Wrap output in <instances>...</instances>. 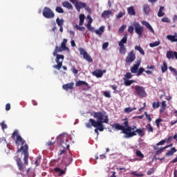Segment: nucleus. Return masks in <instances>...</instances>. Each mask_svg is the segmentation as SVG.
<instances>
[{
  "label": "nucleus",
  "mask_w": 177,
  "mask_h": 177,
  "mask_svg": "<svg viewBox=\"0 0 177 177\" xmlns=\"http://www.w3.org/2000/svg\"><path fill=\"white\" fill-rule=\"evenodd\" d=\"M95 34H97V35H102V32L100 31V28L95 30Z\"/></svg>",
  "instance_id": "nucleus-61"
},
{
  "label": "nucleus",
  "mask_w": 177,
  "mask_h": 177,
  "mask_svg": "<svg viewBox=\"0 0 177 177\" xmlns=\"http://www.w3.org/2000/svg\"><path fill=\"white\" fill-rule=\"evenodd\" d=\"M163 10H164V6L160 7L159 11L158 12V17H162L165 15V13L162 12Z\"/></svg>",
  "instance_id": "nucleus-31"
},
{
  "label": "nucleus",
  "mask_w": 177,
  "mask_h": 177,
  "mask_svg": "<svg viewBox=\"0 0 177 177\" xmlns=\"http://www.w3.org/2000/svg\"><path fill=\"white\" fill-rule=\"evenodd\" d=\"M21 151H23L24 156V163H23L21 161V158L17 156H15L14 160H15L17 162L19 171H20V172H24V169H26V165H28V145L26 144L24 146H21V148L17 151V153H20Z\"/></svg>",
  "instance_id": "nucleus-3"
},
{
  "label": "nucleus",
  "mask_w": 177,
  "mask_h": 177,
  "mask_svg": "<svg viewBox=\"0 0 177 177\" xmlns=\"http://www.w3.org/2000/svg\"><path fill=\"white\" fill-rule=\"evenodd\" d=\"M133 27L136 34L138 35L139 38H141L142 35H143V30H145L143 26H140L139 22H133V26H129L128 28V31L130 32V34H133Z\"/></svg>",
  "instance_id": "nucleus-5"
},
{
  "label": "nucleus",
  "mask_w": 177,
  "mask_h": 177,
  "mask_svg": "<svg viewBox=\"0 0 177 177\" xmlns=\"http://www.w3.org/2000/svg\"><path fill=\"white\" fill-rule=\"evenodd\" d=\"M6 111H9V110H10V104L9 103L6 104Z\"/></svg>",
  "instance_id": "nucleus-60"
},
{
  "label": "nucleus",
  "mask_w": 177,
  "mask_h": 177,
  "mask_svg": "<svg viewBox=\"0 0 177 177\" xmlns=\"http://www.w3.org/2000/svg\"><path fill=\"white\" fill-rule=\"evenodd\" d=\"M147 175H151L152 174H154V169L151 168V169L147 171Z\"/></svg>",
  "instance_id": "nucleus-57"
},
{
  "label": "nucleus",
  "mask_w": 177,
  "mask_h": 177,
  "mask_svg": "<svg viewBox=\"0 0 177 177\" xmlns=\"http://www.w3.org/2000/svg\"><path fill=\"white\" fill-rule=\"evenodd\" d=\"M167 102L166 101H162L161 102V107L160 109V113H162L164 111H165V109H167Z\"/></svg>",
  "instance_id": "nucleus-24"
},
{
  "label": "nucleus",
  "mask_w": 177,
  "mask_h": 177,
  "mask_svg": "<svg viewBox=\"0 0 177 177\" xmlns=\"http://www.w3.org/2000/svg\"><path fill=\"white\" fill-rule=\"evenodd\" d=\"M160 41H155L154 43H151L149 45H160Z\"/></svg>",
  "instance_id": "nucleus-62"
},
{
  "label": "nucleus",
  "mask_w": 177,
  "mask_h": 177,
  "mask_svg": "<svg viewBox=\"0 0 177 177\" xmlns=\"http://www.w3.org/2000/svg\"><path fill=\"white\" fill-rule=\"evenodd\" d=\"M87 17L88 19H89V21L87 23L86 28H88V30H92V27L91 26V24H92L93 21L92 17H91L90 15H88Z\"/></svg>",
  "instance_id": "nucleus-29"
},
{
  "label": "nucleus",
  "mask_w": 177,
  "mask_h": 177,
  "mask_svg": "<svg viewBox=\"0 0 177 177\" xmlns=\"http://www.w3.org/2000/svg\"><path fill=\"white\" fill-rule=\"evenodd\" d=\"M55 11L57 13H64V10H63V8H62L60 6L56 7Z\"/></svg>",
  "instance_id": "nucleus-42"
},
{
  "label": "nucleus",
  "mask_w": 177,
  "mask_h": 177,
  "mask_svg": "<svg viewBox=\"0 0 177 177\" xmlns=\"http://www.w3.org/2000/svg\"><path fill=\"white\" fill-rule=\"evenodd\" d=\"M161 122H162V119H161V118H159L155 120V123L156 124L157 128L160 129Z\"/></svg>",
  "instance_id": "nucleus-37"
},
{
  "label": "nucleus",
  "mask_w": 177,
  "mask_h": 177,
  "mask_svg": "<svg viewBox=\"0 0 177 177\" xmlns=\"http://www.w3.org/2000/svg\"><path fill=\"white\" fill-rule=\"evenodd\" d=\"M67 44V39H64L61 45H66Z\"/></svg>",
  "instance_id": "nucleus-64"
},
{
  "label": "nucleus",
  "mask_w": 177,
  "mask_h": 177,
  "mask_svg": "<svg viewBox=\"0 0 177 177\" xmlns=\"http://www.w3.org/2000/svg\"><path fill=\"white\" fill-rule=\"evenodd\" d=\"M75 29L78 30L79 31H85V27H81L78 25H75Z\"/></svg>",
  "instance_id": "nucleus-49"
},
{
  "label": "nucleus",
  "mask_w": 177,
  "mask_h": 177,
  "mask_svg": "<svg viewBox=\"0 0 177 177\" xmlns=\"http://www.w3.org/2000/svg\"><path fill=\"white\" fill-rule=\"evenodd\" d=\"M136 49L137 50L140 51V53H141V55H145V51L143 50V49L142 48V47H140V46H136Z\"/></svg>",
  "instance_id": "nucleus-46"
},
{
  "label": "nucleus",
  "mask_w": 177,
  "mask_h": 177,
  "mask_svg": "<svg viewBox=\"0 0 177 177\" xmlns=\"http://www.w3.org/2000/svg\"><path fill=\"white\" fill-rule=\"evenodd\" d=\"M64 91H69L74 89V82L68 83L62 86Z\"/></svg>",
  "instance_id": "nucleus-16"
},
{
  "label": "nucleus",
  "mask_w": 177,
  "mask_h": 177,
  "mask_svg": "<svg viewBox=\"0 0 177 177\" xmlns=\"http://www.w3.org/2000/svg\"><path fill=\"white\" fill-rule=\"evenodd\" d=\"M81 85H85L87 88H89V84L85 81L79 80L75 83V86H81Z\"/></svg>",
  "instance_id": "nucleus-23"
},
{
  "label": "nucleus",
  "mask_w": 177,
  "mask_h": 177,
  "mask_svg": "<svg viewBox=\"0 0 177 177\" xmlns=\"http://www.w3.org/2000/svg\"><path fill=\"white\" fill-rule=\"evenodd\" d=\"M131 175H134L135 176H138V177H143L144 175L143 174L140 173V174H138L136 171H133L131 173Z\"/></svg>",
  "instance_id": "nucleus-44"
},
{
  "label": "nucleus",
  "mask_w": 177,
  "mask_h": 177,
  "mask_svg": "<svg viewBox=\"0 0 177 177\" xmlns=\"http://www.w3.org/2000/svg\"><path fill=\"white\" fill-rule=\"evenodd\" d=\"M162 73H165L168 70V66L167 65V62H163V65L161 66Z\"/></svg>",
  "instance_id": "nucleus-34"
},
{
  "label": "nucleus",
  "mask_w": 177,
  "mask_h": 177,
  "mask_svg": "<svg viewBox=\"0 0 177 177\" xmlns=\"http://www.w3.org/2000/svg\"><path fill=\"white\" fill-rule=\"evenodd\" d=\"M174 153H176V149L175 147L171 148L166 153V156H172Z\"/></svg>",
  "instance_id": "nucleus-33"
},
{
  "label": "nucleus",
  "mask_w": 177,
  "mask_h": 177,
  "mask_svg": "<svg viewBox=\"0 0 177 177\" xmlns=\"http://www.w3.org/2000/svg\"><path fill=\"white\" fill-rule=\"evenodd\" d=\"M135 59H136V55L133 53V50H131L126 57L125 62L127 64H131V63H133V62H135Z\"/></svg>",
  "instance_id": "nucleus-12"
},
{
  "label": "nucleus",
  "mask_w": 177,
  "mask_h": 177,
  "mask_svg": "<svg viewBox=\"0 0 177 177\" xmlns=\"http://www.w3.org/2000/svg\"><path fill=\"white\" fill-rule=\"evenodd\" d=\"M12 139H15L16 138V140H15V143L18 145V146H23V145H24L26 143V140H23V138H21V136L20 135H19V131H17V130H15L12 135Z\"/></svg>",
  "instance_id": "nucleus-7"
},
{
  "label": "nucleus",
  "mask_w": 177,
  "mask_h": 177,
  "mask_svg": "<svg viewBox=\"0 0 177 177\" xmlns=\"http://www.w3.org/2000/svg\"><path fill=\"white\" fill-rule=\"evenodd\" d=\"M104 73H106V70L102 71V70H95L94 71L92 74L93 75H95V77H97V78H102L103 77Z\"/></svg>",
  "instance_id": "nucleus-14"
},
{
  "label": "nucleus",
  "mask_w": 177,
  "mask_h": 177,
  "mask_svg": "<svg viewBox=\"0 0 177 177\" xmlns=\"http://www.w3.org/2000/svg\"><path fill=\"white\" fill-rule=\"evenodd\" d=\"M146 128L149 133H153L154 132V129L153 128V126H151V124H148L146 126Z\"/></svg>",
  "instance_id": "nucleus-30"
},
{
  "label": "nucleus",
  "mask_w": 177,
  "mask_h": 177,
  "mask_svg": "<svg viewBox=\"0 0 177 177\" xmlns=\"http://www.w3.org/2000/svg\"><path fill=\"white\" fill-rule=\"evenodd\" d=\"M106 111H98L93 112V116L94 118H96L97 121L93 118H90L88 122L85 123V126L91 129L92 127L94 128H98L100 132H103L104 131V124H109V116L106 115Z\"/></svg>",
  "instance_id": "nucleus-2"
},
{
  "label": "nucleus",
  "mask_w": 177,
  "mask_h": 177,
  "mask_svg": "<svg viewBox=\"0 0 177 177\" xmlns=\"http://www.w3.org/2000/svg\"><path fill=\"white\" fill-rule=\"evenodd\" d=\"M62 5H63V7H64V8H66V9L73 10V5L71 4V3L68 2V1H64V2L62 3Z\"/></svg>",
  "instance_id": "nucleus-25"
},
{
  "label": "nucleus",
  "mask_w": 177,
  "mask_h": 177,
  "mask_svg": "<svg viewBox=\"0 0 177 177\" xmlns=\"http://www.w3.org/2000/svg\"><path fill=\"white\" fill-rule=\"evenodd\" d=\"M1 127V129H3V131H5V129H8V125L6 124H5V122H2L0 124Z\"/></svg>",
  "instance_id": "nucleus-48"
},
{
  "label": "nucleus",
  "mask_w": 177,
  "mask_h": 177,
  "mask_svg": "<svg viewBox=\"0 0 177 177\" xmlns=\"http://www.w3.org/2000/svg\"><path fill=\"white\" fill-rule=\"evenodd\" d=\"M136 156H137V157H139L140 158H145V155L142 153V151H140V150H137L136 151Z\"/></svg>",
  "instance_id": "nucleus-40"
},
{
  "label": "nucleus",
  "mask_w": 177,
  "mask_h": 177,
  "mask_svg": "<svg viewBox=\"0 0 177 177\" xmlns=\"http://www.w3.org/2000/svg\"><path fill=\"white\" fill-rule=\"evenodd\" d=\"M133 110H136V108L127 107L124 109V113L129 114V113H132Z\"/></svg>",
  "instance_id": "nucleus-41"
},
{
  "label": "nucleus",
  "mask_w": 177,
  "mask_h": 177,
  "mask_svg": "<svg viewBox=\"0 0 177 177\" xmlns=\"http://www.w3.org/2000/svg\"><path fill=\"white\" fill-rule=\"evenodd\" d=\"M172 139H173V137L172 136H169L168 138H167V143H170V142H172Z\"/></svg>",
  "instance_id": "nucleus-63"
},
{
  "label": "nucleus",
  "mask_w": 177,
  "mask_h": 177,
  "mask_svg": "<svg viewBox=\"0 0 177 177\" xmlns=\"http://www.w3.org/2000/svg\"><path fill=\"white\" fill-rule=\"evenodd\" d=\"M127 39H128V36L126 35L123 37L122 40L119 42V45H124V44H127Z\"/></svg>",
  "instance_id": "nucleus-35"
},
{
  "label": "nucleus",
  "mask_w": 177,
  "mask_h": 177,
  "mask_svg": "<svg viewBox=\"0 0 177 177\" xmlns=\"http://www.w3.org/2000/svg\"><path fill=\"white\" fill-rule=\"evenodd\" d=\"M127 12L130 16H135L136 15V12H135V8L133 6H130L127 8Z\"/></svg>",
  "instance_id": "nucleus-22"
},
{
  "label": "nucleus",
  "mask_w": 177,
  "mask_h": 177,
  "mask_svg": "<svg viewBox=\"0 0 177 177\" xmlns=\"http://www.w3.org/2000/svg\"><path fill=\"white\" fill-rule=\"evenodd\" d=\"M54 171L56 173H58V176H63V175H66V171H67V167H65L64 169H60V167L54 168Z\"/></svg>",
  "instance_id": "nucleus-15"
},
{
  "label": "nucleus",
  "mask_w": 177,
  "mask_h": 177,
  "mask_svg": "<svg viewBox=\"0 0 177 177\" xmlns=\"http://www.w3.org/2000/svg\"><path fill=\"white\" fill-rule=\"evenodd\" d=\"M142 24L143 26H145V27H147V28H148L151 32H153L154 34V29H153V27H151V25H150L149 22L146 21H142Z\"/></svg>",
  "instance_id": "nucleus-18"
},
{
  "label": "nucleus",
  "mask_w": 177,
  "mask_h": 177,
  "mask_svg": "<svg viewBox=\"0 0 177 177\" xmlns=\"http://www.w3.org/2000/svg\"><path fill=\"white\" fill-rule=\"evenodd\" d=\"M67 160H65L64 158L62 160V162L64 163V164H66V165H69V164H71V162H73V158H70V156H69V158H66ZM68 161V162H67Z\"/></svg>",
  "instance_id": "nucleus-32"
},
{
  "label": "nucleus",
  "mask_w": 177,
  "mask_h": 177,
  "mask_svg": "<svg viewBox=\"0 0 177 177\" xmlns=\"http://www.w3.org/2000/svg\"><path fill=\"white\" fill-rule=\"evenodd\" d=\"M55 143H56L55 141H49L48 142L46 143L47 146H53V145H55Z\"/></svg>",
  "instance_id": "nucleus-58"
},
{
  "label": "nucleus",
  "mask_w": 177,
  "mask_h": 177,
  "mask_svg": "<svg viewBox=\"0 0 177 177\" xmlns=\"http://www.w3.org/2000/svg\"><path fill=\"white\" fill-rule=\"evenodd\" d=\"M41 158H42L41 157V156H39L37 157L36 160L35 162V164L36 167H39V164H41Z\"/></svg>",
  "instance_id": "nucleus-39"
},
{
  "label": "nucleus",
  "mask_w": 177,
  "mask_h": 177,
  "mask_svg": "<svg viewBox=\"0 0 177 177\" xmlns=\"http://www.w3.org/2000/svg\"><path fill=\"white\" fill-rule=\"evenodd\" d=\"M165 149H168V147H160L158 151H156V154H161Z\"/></svg>",
  "instance_id": "nucleus-45"
},
{
  "label": "nucleus",
  "mask_w": 177,
  "mask_h": 177,
  "mask_svg": "<svg viewBox=\"0 0 177 177\" xmlns=\"http://www.w3.org/2000/svg\"><path fill=\"white\" fill-rule=\"evenodd\" d=\"M123 125L120 124L119 123H115L111 125L112 128H115L117 131H122L121 133H124V138H133V136H136L138 135L139 136H145V132L142 129H137L136 126L131 127L129 126V122H128V119H123ZM136 129V130H135Z\"/></svg>",
  "instance_id": "nucleus-1"
},
{
  "label": "nucleus",
  "mask_w": 177,
  "mask_h": 177,
  "mask_svg": "<svg viewBox=\"0 0 177 177\" xmlns=\"http://www.w3.org/2000/svg\"><path fill=\"white\" fill-rule=\"evenodd\" d=\"M140 66V60L138 61L137 63L130 68L131 73H132L133 74H136V73H138V70H139Z\"/></svg>",
  "instance_id": "nucleus-13"
},
{
  "label": "nucleus",
  "mask_w": 177,
  "mask_h": 177,
  "mask_svg": "<svg viewBox=\"0 0 177 177\" xmlns=\"http://www.w3.org/2000/svg\"><path fill=\"white\" fill-rule=\"evenodd\" d=\"M145 69L143 68H140L138 69V71H137V76L139 77L140 75H142V74H143V73H145Z\"/></svg>",
  "instance_id": "nucleus-43"
},
{
  "label": "nucleus",
  "mask_w": 177,
  "mask_h": 177,
  "mask_svg": "<svg viewBox=\"0 0 177 177\" xmlns=\"http://www.w3.org/2000/svg\"><path fill=\"white\" fill-rule=\"evenodd\" d=\"M133 77V75H132V73L129 72L124 75V77L123 78V80H131V78H132Z\"/></svg>",
  "instance_id": "nucleus-38"
},
{
  "label": "nucleus",
  "mask_w": 177,
  "mask_h": 177,
  "mask_svg": "<svg viewBox=\"0 0 177 177\" xmlns=\"http://www.w3.org/2000/svg\"><path fill=\"white\" fill-rule=\"evenodd\" d=\"M166 142L167 141L165 140H162L161 141L156 144V146H162L163 145L165 144Z\"/></svg>",
  "instance_id": "nucleus-52"
},
{
  "label": "nucleus",
  "mask_w": 177,
  "mask_h": 177,
  "mask_svg": "<svg viewBox=\"0 0 177 177\" xmlns=\"http://www.w3.org/2000/svg\"><path fill=\"white\" fill-rule=\"evenodd\" d=\"M167 39L171 41V42H177V34L176 33L174 35H169L167 36Z\"/></svg>",
  "instance_id": "nucleus-21"
},
{
  "label": "nucleus",
  "mask_w": 177,
  "mask_h": 177,
  "mask_svg": "<svg viewBox=\"0 0 177 177\" xmlns=\"http://www.w3.org/2000/svg\"><path fill=\"white\" fill-rule=\"evenodd\" d=\"M135 91L138 96H140V97H146V96H147V93H146V90L143 86L137 85L135 86Z\"/></svg>",
  "instance_id": "nucleus-11"
},
{
  "label": "nucleus",
  "mask_w": 177,
  "mask_h": 177,
  "mask_svg": "<svg viewBox=\"0 0 177 177\" xmlns=\"http://www.w3.org/2000/svg\"><path fill=\"white\" fill-rule=\"evenodd\" d=\"M143 12L145 15H149V13H150V6H149L147 4L144 5Z\"/></svg>",
  "instance_id": "nucleus-26"
},
{
  "label": "nucleus",
  "mask_w": 177,
  "mask_h": 177,
  "mask_svg": "<svg viewBox=\"0 0 177 177\" xmlns=\"http://www.w3.org/2000/svg\"><path fill=\"white\" fill-rule=\"evenodd\" d=\"M79 19H80L79 26H83L84 21L85 20V15L81 14L79 17Z\"/></svg>",
  "instance_id": "nucleus-27"
},
{
  "label": "nucleus",
  "mask_w": 177,
  "mask_h": 177,
  "mask_svg": "<svg viewBox=\"0 0 177 177\" xmlns=\"http://www.w3.org/2000/svg\"><path fill=\"white\" fill-rule=\"evenodd\" d=\"M169 70H170V71H173V73H174V74L177 75V70L175 69V68H173L172 66H169Z\"/></svg>",
  "instance_id": "nucleus-54"
},
{
  "label": "nucleus",
  "mask_w": 177,
  "mask_h": 177,
  "mask_svg": "<svg viewBox=\"0 0 177 177\" xmlns=\"http://www.w3.org/2000/svg\"><path fill=\"white\" fill-rule=\"evenodd\" d=\"M104 96H105V97H108L109 99H110V97H111V95H110V92L109 91H104L103 93Z\"/></svg>",
  "instance_id": "nucleus-50"
},
{
  "label": "nucleus",
  "mask_w": 177,
  "mask_h": 177,
  "mask_svg": "<svg viewBox=\"0 0 177 177\" xmlns=\"http://www.w3.org/2000/svg\"><path fill=\"white\" fill-rule=\"evenodd\" d=\"M42 14L46 19H53L55 17V12L48 7H44Z\"/></svg>",
  "instance_id": "nucleus-10"
},
{
  "label": "nucleus",
  "mask_w": 177,
  "mask_h": 177,
  "mask_svg": "<svg viewBox=\"0 0 177 177\" xmlns=\"http://www.w3.org/2000/svg\"><path fill=\"white\" fill-rule=\"evenodd\" d=\"M75 6L77 12H81V9L84 8L86 10V12L91 13V8H89V6L86 5V3L84 2L77 1L75 4Z\"/></svg>",
  "instance_id": "nucleus-8"
},
{
  "label": "nucleus",
  "mask_w": 177,
  "mask_h": 177,
  "mask_svg": "<svg viewBox=\"0 0 177 177\" xmlns=\"http://www.w3.org/2000/svg\"><path fill=\"white\" fill-rule=\"evenodd\" d=\"M111 15H113L111 10H104L102 14V17L104 19H108L110 17V16H111Z\"/></svg>",
  "instance_id": "nucleus-19"
},
{
  "label": "nucleus",
  "mask_w": 177,
  "mask_h": 177,
  "mask_svg": "<svg viewBox=\"0 0 177 177\" xmlns=\"http://www.w3.org/2000/svg\"><path fill=\"white\" fill-rule=\"evenodd\" d=\"M123 81L124 85H125V86H131L132 84H135V82H136V81L133 80H129V79H123Z\"/></svg>",
  "instance_id": "nucleus-20"
},
{
  "label": "nucleus",
  "mask_w": 177,
  "mask_h": 177,
  "mask_svg": "<svg viewBox=\"0 0 177 177\" xmlns=\"http://www.w3.org/2000/svg\"><path fill=\"white\" fill-rule=\"evenodd\" d=\"M126 53H127V48H125V46L124 45H120V53L121 55H124Z\"/></svg>",
  "instance_id": "nucleus-36"
},
{
  "label": "nucleus",
  "mask_w": 177,
  "mask_h": 177,
  "mask_svg": "<svg viewBox=\"0 0 177 177\" xmlns=\"http://www.w3.org/2000/svg\"><path fill=\"white\" fill-rule=\"evenodd\" d=\"M79 52L80 53V55L83 56V59H84V60H86L88 63H93V59H92V57H91V55H89V54H88L86 51H85V49L80 48Z\"/></svg>",
  "instance_id": "nucleus-9"
},
{
  "label": "nucleus",
  "mask_w": 177,
  "mask_h": 177,
  "mask_svg": "<svg viewBox=\"0 0 177 177\" xmlns=\"http://www.w3.org/2000/svg\"><path fill=\"white\" fill-rule=\"evenodd\" d=\"M162 21L163 23H170L171 20H169V19H168V17H163L162 19Z\"/></svg>",
  "instance_id": "nucleus-55"
},
{
  "label": "nucleus",
  "mask_w": 177,
  "mask_h": 177,
  "mask_svg": "<svg viewBox=\"0 0 177 177\" xmlns=\"http://www.w3.org/2000/svg\"><path fill=\"white\" fill-rule=\"evenodd\" d=\"M68 48L66 45H61L60 47L56 46L55 49L53 53V56H56L55 62L57 64V65L53 66V68H56L57 70H60L62 68V66H63V60H64V55H59V52H63V50H67Z\"/></svg>",
  "instance_id": "nucleus-4"
},
{
  "label": "nucleus",
  "mask_w": 177,
  "mask_h": 177,
  "mask_svg": "<svg viewBox=\"0 0 177 177\" xmlns=\"http://www.w3.org/2000/svg\"><path fill=\"white\" fill-rule=\"evenodd\" d=\"M152 107L154 109H158V107H160V102H153Z\"/></svg>",
  "instance_id": "nucleus-47"
},
{
  "label": "nucleus",
  "mask_w": 177,
  "mask_h": 177,
  "mask_svg": "<svg viewBox=\"0 0 177 177\" xmlns=\"http://www.w3.org/2000/svg\"><path fill=\"white\" fill-rule=\"evenodd\" d=\"M146 118L148 119V120L149 121V122H151V117H150V115L147 114V112H145Z\"/></svg>",
  "instance_id": "nucleus-56"
},
{
  "label": "nucleus",
  "mask_w": 177,
  "mask_h": 177,
  "mask_svg": "<svg viewBox=\"0 0 177 177\" xmlns=\"http://www.w3.org/2000/svg\"><path fill=\"white\" fill-rule=\"evenodd\" d=\"M167 57L170 60V59H174V57L177 59V52L174 51H167Z\"/></svg>",
  "instance_id": "nucleus-17"
},
{
  "label": "nucleus",
  "mask_w": 177,
  "mask_h": 177,
  "mask_svg": "<svg viewBox=\"0 0 177 177\" xmlns=\"http://www.w3.org/2000/svg\"><path fill=\"white\" fill-rule=\"evenodd\" d=\"M60 146L63 148V149H60L58 152V156H66V149L70 147V142H68V140L66 136H64L62 138L60 141Z\"/></svg>",
  "instance_id": "nucleus-6"
},
{
  "label": "nucleus",
  "mask_w": 177,
  "mask_h": 177,
  "mask_svg": "<svg viewBox=\"0 0 177 177\" xmlns=\"http://www.w3.org/2000/svg\"><path fill=\"white\" fill-rule=\"evenodd\" d=\"M56 23L59 27L63 26V24H64V19H59V17L56 19Z\"/></svg>",
  "instance_id": "nucleus-28"
},
{
  "label": "nucleus",
  "mask_w": 177,
  "mask_h": 177,
  "mask_svg": "<svg viewBox=\"0 0 177 177\" xmlns=\"http://www.w3.org/2000/svg\"><path fill=\"white\" fill-rule=\"evenodd\" d=\"M124 15H125V12H120L116 16V17L117 19H121V17H122Z\"/></svg>",
  "instance_id": "nucleus-53"
},
{
  "label": "nucleus",
  "mask_w": 177,
  "mask_h": 177,
  "mask_svg": "<svg viewBox=\"0 0 177 177\" xmlns=\"http://www.w3.org/2000/svg\"><path fill=\"white\" fill-rule=\"evenodd\" d=\"M127 28V26L123 25L119 28V32L122 33L124 32V30Z\"/></svg>",
  "instance_id": "nucleus-51"
},
{
  "label": "nucleus",
  "mask_w": 177,
  "mask_h": 177,
  "mask_svg": "<svg viewBox=\"0 0 177 177\" xmlns=\"http://www.w3.org/2000/svg\"><path fill=\"white\" fill-rule=\"evenodd\" d=\"M71 71L73 73V74H78V70H77L74 66L71 68Z\"/></svg>",
  "instance_id": "nucleus-59"
}]
</instances>
